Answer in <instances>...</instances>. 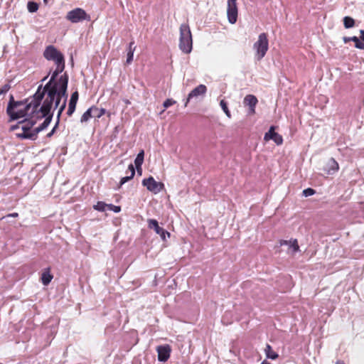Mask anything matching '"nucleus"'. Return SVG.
<instances>
[{
	"mask_svg": "<svg viewBox=\"0 0 364 364\" xmlns=\"http://www.w3.org/2000/svg\"><path fill=\"white\" fill-rule=\"evenodd\" d=\"M56 69L53 71L49 82L44 86L41 92L46 93V97L41 107V117L48 114L53 107L59 109L58 112V117L60 116L65 108L68 98L67 88L68 83V76L67 74L61 75L58 80H55L59 73H62L65 68V62L55 63Z\"/></svg>",
	"mask_w": 364,
	"mask_h": 364,
	"instance_id": "f257e3e1",
	"label": "nucleus"
},
{
	"mask_svg": "<svg viewBox=\"0 0 364 364\" xmlns=\"http://www.w3.org/2000/svg\"><path fill=\"white\" fill-rule=\"evenodd\" d=\"M42 85L38 87L36 92L31 99H27L23 101V105L18 106L17 108H13L11 112H7L11 120L18 119L22 117H29L32 114H36L37 119H43L41 117L40 104L44 97V93L41 92Z\"/></svg>",
	"mask_w": 364,
	"mask_h": 364,
	"instance_id": "f03ea898",
	"label": "nucleus"
},
{
	"mask_svg": "<svg viewBox=\"0 0 364 364\" xmlns=\"http://www.w3.org/2000/svg\"><path fill=\"white\" fill-rule=\"evenodd\" d=\"M179 30V48L184 53H190L193 48V40L190 27L188 23H182Z\"/></svg>",
	"mask_w": 364,
	"mask_h": 364,
	"instance_id": "7ed1b4c3",
	"label": "nucleus"
},
{
	"mask_svg": "<svg viewBox=\"0 0 364 364\" xmlns=\"http://www.w3.org/2000/svg\"><path fill=\"white\" fill-rule=\"evenodd\" d=\"M38 119L36 118V114H32L25 118L23 121L19 122L16 127H12V129L21 127L22 132L18 134V136L22 139H31L28 136L33 134V129H31V128L36 124Z\"/></svg>",
	"mask_w": 364,
	"mask_h": 364,
	"instance_id": "20e7f679",
	"label": "nucleus"
},
{
	"mask_svg": "<svg viewBox=\"0 0 364 364\" xmlns=\"http://www.w3.org/2000/svg\"><path fill=\"white\" fill-rule=\"evenodd\" d=\"M269 48V41L265 33L259 35L257 41L253 45V49L255 50V58L257 60H261L266 55Z\"/></svg>",
	"mask_w": 364,
	"mask_h": 364,
	"instance_id": "39448f33",
	"label": "nucleus"
},
{
	"mask_svg": "<svg viewBox=\"0 0 364 364\" xmlns=\"http://www.w3.org/2000/svg\"><path fill=\"white\" fill-rule=\"evenodd\" d=\"M44 58L48 60H53L55 63L65 62L63 55L53 46H48L43 52Z\"/></svg>",
	"mask_w": 364,
	"mask_h": 364,
	"instance_id": "423d86ee",
	"label": "nucleus"
},
{
	"mask_svg": "<svg viewBox=\"0 0 364 364\" xmlns=\"http://www.w3.org/2000/svg\"><path fill=\"white\" fill-rule=\"evenodd\" d=\"M66 18L70 22L76 23L84 20H90V16L82 9L76 8L67 14Z\"/></svg>",
	"mask_w": 364,
	"mask_h": 364,
	"instance_id": "0eeeda50",
	"label": "nucleus"
},
{
	"mask_svg": "<svg viewBox=\"0 0 364 364\" xmlns=\"http://www.w3.org/2000/svg\"><path fill=\"white\" fill-rule=\"evenodd\" d=\"M237 0H227V16L229 23L234 24L237 19Z\"/></svg>",
	"mask_w": 364,
	"mask_h": 364,
	"instance_id": "6e6552de",
	"label": "nucleus"
},
{
	"mask_svg": "<svg viewBox=\"0 0 364 364\" xmlns=\"http://www.w3.org/2000/svg\"><path fill=\"white\" fill-rule=\"evenodd\" d=\"M142 185L148 191L155 194L159 193L164 188V184L161 182H157L152 176L143 179Z\"/></svg>",
	"mask_w": 364,
	"mask_h": 364,
	"instance_id": "1a4fd4ad",
	"label": "nucleus"
},
{
	"mask_svg": "<svg viewBox=\"0 0 364 364\" xmlns=\"http://www.w3.org/2000/svg\"><path fill=\"white\" fill-rule=\"evenodd\" d=\"M148 228L149 229H153L155 232L160 235L161 238L163 240H166V235H167L168 237L170 236V233L165 230L164 228L159 227V223L155 219H148Z\"/></svg>",
	"mask_w": 364,
	"mask_h": 364,
	"instance_id": "9d476101",
	"label": "nucleus"
},
{
	"mask_svg": "<svg viewBox=\"0 0 364 364\" xmlns=\"http://www.w3.org/2000/svg\"><path fill=\"white\" fill-rule=\"evenodd\" d=\"M156 351L158 353V360L160 362H166L170 358L171 348L168 344L161 345L157 346Z\"/></svg>",
	"mask_w": 364,
	"mask_h": 364,
	"instance_id": "9b49d317",
	"label": "nucleus"
},
{
	"mask_svg": "<svg viewBox=\"0 0 364 364\" xmlns=\"http://www.w3.org/2000/svg\"><path fill=\"white\" fill-rule=\"evenodd\" d=\"M274 127H270L269 131L265 133L264 136V140L267 141L269 140H273L277 145H281L283 143V138L282 135L275 132Z\"/></svg>",
	"mask_w": 364,
	"mask_h": 364,
	"instance_id": "f8f14e48",
	"label": "nucleus"
},
{
	"mask_svg": "<svg viewBox=\"0 0 364 364\" xmlns=\"http://www.w3.org/2000/svg\"><path fill=\"white\" fill-rule=\"evenodd\" d=\"M207 92V87L204 85H199L195 87L188 95V97L185 102V107L188 105V103L191 99L198 98L199 96L205 95Z\"/></svg>",
	"mask_w": 364,
	"mask_h": 364,
	"instance_id": "ddd939ff",
	"label": "nucleus"
},
{
	"mask_svg": "<svg viewBox=\"0 0 364 364\" xmlns=\"http://www.w3.org/2000/svg\"><path fill=\"white\" fill-rule=\"evenodd\" d=\"M50 113V111L49 112V113L48 114H46L43 117V118H45L43 122L40 126H38V127H36L33 129V134L30 136H28V137L31 138V140H35L37 137L38 134L40 132L46 129L48 127L49 124L51 122L52 116H53Z\"/></svg>",
	"mask_w": 364,
	"mask_h": 364,
	"instance_id": "4468645a",
	"label": "nucleus"
},
{
	"mask_svg": "<svg viewBox=\"0 0 364 364\" xmlns=\"http://www.w3.org/2000/svg\"><path fill=\"white\" fill-rule=\"evenodd\" d=\"M257 102V97L252 95H248L245 97L244 104L249 106V114H253L255 112Z\"/></svg>",
	"mask_w": 364,
	"mask_h": 364,
	"instance_id": "2eb2a0df",
	"label": "nucleus"
},
{
	"mask_svg": "<svg viewBox=\"0 0 364 364\" xmlns=\"http://www.w3.org/2000/svg\"><path fill=\"white\" fill-rule=\"evenodd\" d=\"M281 246L287 245L289 247V252L294 254L299 251V246L296 239H291L289 240H281L279 242Z\"/></svg>",
	"mask_w": 364,
	"mask_h": 364,
	"instance_id": "dca6fc26",
	"label": "nucleus"
},
{
	"mask_svg": "<svg viewBox=\"0 0 364 364\" xmlns=\"http://www.w3.org/2000/svg\"><path fill=\"white\" fill-rule=\"evenodd\" d=\"M77 100H78V92H75L72 94L70 101H69L68 109L67 111V114L68 116H71L73 114V112H75Z\"/></svg>",
	"mask_w": 364,
	"mask_h": 364,
	"instance_id": "f3484780",
	"label": "nucleus"
},
{
	"mask_svg": "<svg viewBox=\"0 0 364 364\" xmlns=\"http://www.w3.org/2000/svg\"><path fill=\"white\" fill-rule=\"evenodd\" d=\"M339 168L338 164L337 161L331 158L328 161L326 166L324 168V171L329 175L335 173Z\"/></svg>",
	"mask_w": 364,
	"mask_h": 364,
	"instance_id": "a211bd4d",
	"label": "nucleus"
},
{
	"mask_svg": "<svg viewBox=\"0 0 364 364\" xmlns=\"http://www.w3.org/2000/svg\"><path fill=\"white\" fill-rule=\"evenodd\" d=\"M343 41L345 43H348V41H352V43H355V47L359 49H364V43L360 41L358 37L352 36V37H343Z\"/></svg>",
	"mask_w": 364,
	"mask_h": 364,
	"instance_id": "6ab92c4d",
	"label": "nucleus"
},
{
	"mask_svg": "<svg viewBox=\"0 0 364 364\" xmlns=\"http://www.w3.org/2000/svg\"><path fill=\"white\" fill-rule=\"evenodd\" d=\"M135 49H136V46L134 45V41L130 42L129 44L127 54L126 63L127 64H130L132 62Z\"/></svg>",
	"mask_w": 364,
	"mask_h": 364,
	"instance_id": "aec40b11",
	"label": "nucleus"
},
{
	"mask_svg": "<svg viewBox=\"0 0 364 364\" xmlns=\"http://www.w3.org/2000/svg\"><path fill=\"white\" fill-rule=\"evenodd\" d=\"M23 105V101H15L14 96L11 95L9 102L7 106L6 112H11L13 108H17L18 106Z\"/></svg>",
	"mask_w": 364,
	"mask_h": 364,
	"instance_id": "412c9836",
	"label": "nucleus"
},
{
	"mask_svg": "<svg viewBox=\"0 0 364 364\" xmlns=\"http://www.w3.org/2000/svg\"><path fill=\"white\" fill-rule=\"evenodd\" d=\"M144 150H141L139 152V154H137V156L134 160V164L138 171L139 169H141V165L144 162Z\"/></svg>",
	"mask_w": 364,
	"mask_h": 364,
	"instance_id": "4be33fe9",
	"label": "nucleus"
},
{
	"mask_svg": "<svg viewBox=\"0 0 364 364\" xmlns=\"http://www.w3.org/2000/svg\"><path fill=\"white\" fill-rule=\"evenodd\" d=\"M53 275L50 274L49 269L43 272L41 275V281L44 285H48L52 280Z\"/></svg>",
	"mask_w": 364,
	"mask_h": 364,
	"instance_id": "5701e85b",
	"label": "nucleus"
},
{
	"mask_svg": "<svg viewBox=\"0 0 364 364\" xmlns=\"http://www.w3.org/2000/svg\"><path fill=\"white\" fill-rule=\"evenodd\" d=\"M128 168H129V170L130 171V175L122 178V179L120 181V185L121 186L123 185L124 183H127L130 179H132L134 177V174H135V170H134V166L132 164H130Z\"/></svg>",
	"mask_w": 364,
	"mask_h": 364,
	"instance_id": "b1692460",
	"label": "nucleus"
},
{
	"mask_svg": "<svg viewBox=\"0 0 364 364\" xmlns=\"http://www.w3.org/2000/svg\"><path fill=\"white\" fill-rule=\"evenodd\" d=\"M91 107H92V114H93L94 118H100L106 112V110L104 108L99 109L98 107H97L95 106H92Z\"/></svg>",
	"mask_w": 364,
	"mask_h": 364,
	"instance_id": "393cba45",
	"label": "nucleus"
},
{
	"mask_svg": "<svg viewBox=\"0 0 364 364\" xmlns=\"http://www.w3.org/2000/svg\"><path fill=\"white\" fill-rule=\"evenodd\" d=\"M264 351H265V353H266V355L268 358H270V359H276L277 357H278V354L276 353L272 348V347L267 344L266 346V348L264 349Z\"/></svg>",
	"mask_w": 364,
	"mask_h": 364,
	"instance_id": "a878e982",
	"label": "nucleus"
},
{
	"mask_svg": "<svg viewBox=\"0 0 364 364\" xmlns=\"http://www.w3.org/2000/svg\"><path fill=\"white\" fill-rule=\"evenodd\" d=\"M91 118H93L92 107L89 108L84 114L82 115L80 122L82 123L87 122Z\"/></svg>",
	"mask_w": 364,
	"mask_h": 364,
	"instance_id": "bb28decb",
	"label": "nucleus"
},
{
	"mask_svg": "<svg viewBox=\"0 0 364 364\" xmlns=\"http://www.w3.org/2000/svg\"><path fill=\"white\" fill-rule=\"evenodd\" d=\"M343 24L346 28H353L355 25V20L350 16H345L343 18Z\"/></svg>",
	"mask_w": 364,
	"mask_h": 364,
	"instance_id": "cd10ccee",
	"label": "nucleus"
},
{
	"mask_svg": "<svg viewBox=\"0 0 364 364\" xmlns=\"http://www.w3.org/2000/svg\"><path fill=\"white\" fill-rule=\"evenodd\" d=\"M108 204L102 201H98L97 204L93 206V208L96 210L104 212L107 210Z\"/></svg>",
	"mask_w": 364,
	"mask_h": 364,
	"instance_id": "c85d7f7f",
	"label": "nucleus"
},
{
	"mask_svg": "<svg viewBox=\"0 0 364 364\" xmlns=\"http://www.w3.org/2000/svg\"><path fill=\"white\" fill-rule=\"evenodd\" d=\"M220 105L222 108V109L223 110V112L225 113L226 116L228 117V118H230L231 117V114H230V112L228 107V105H227V103L224 100H222L220 102Z\"/></svg>",
	"mask_w": 364,
	"mask_h": 364,
	"instance_id": "c756f323",
	"label": "nucleus"
},
{
	"mask_svg": "<svg viewBox=\"0 0 364 364\" xmlns=\"http://www.w3.org/2000/svg\"><path fill=\"white\" fill-rule=\"evenodd\" d=\"M27 8L29 12L33 13L38 10V5L35 2L29 1L27 4Z\"/></svg>",
	"mask_w": 364,
	"mask_h": 364,
	"instance_id": "7c9ffc66",
	"label": "nucleus"
},
{
	"mask_svg": "<svg viewBox=\"0 0 364 364\" xmlns=\"http://www.w3.org/2000/svg\"><path fill=\"white\" fill-rule=\"evenodd\" d=\"M176 103V102L175 100H173V99H167L164 102L163 106H164V109H167L168 107L173 105Z\"/></svg>",
	"mask_w": 364,
	"mask_h": 364,
	"instance_id": "2f4dec72",
	"label": "nucleus"
},
{
	"mask_svg": "<svg viewBox=\"0 0 364 364\" xmlns=\"http://www.w3.org/2000/svg\"><path fill=\"white\" fill-rule=\"evenodd\" d=\"M316 193L315 190L311 188H306L303 191V196L305 197L313 196Z\"/></svg>",
	"mask_w": 364,
	"mask_h": 364,
	"instance_id": "473e14b6",
	"label": "nucleus"
},
{
	"mask_svg": "<svg viewBox=\"0 0 364 364\" xmlns=\"http://www.w3.org/2000/svg\"><path fill=\"white\" fill-rule=\"evenodd\" d=\"M107 210L113 211L114 213H119L121 210V207L114 205L113 204H108Z\"/></svg>",
	"mask_w": 364,
	"mask_h": 364,
	"instance_id": "72a5a7b5",
	"label": "nucleus"
},
{
	"mask_svg": "<svg viewBox=\"0 0 364 364\" xmlns=\"http://www.w3.org/2000/svg\"><path fill=\"white\" fill-rule=\"evenodd\" d=\"M11 88L9 83L5 84L2 87L0 88V95L6 93Z\"/></svg>",
	"mask_w": 364,
	"mask_h": 364,
	"instance_id": "f704fd0d",
	"label": "nucleus"
},
{
	"mask_svg": "<svg viewBox=\"0 0 364 364\" xmlns=\"http://www.w3.org/2000/svg\"><path fill=\"white\" fill-rule=\"evenodd\" d=\"M57 119H58V121H57V122H56V124H55V127H54L52 129V130H51V131H50V132L47 134V136H48V137H51V136L54 134V133H55V129H56V128H57V127H58V122H59L60 117H57Z\"/></svg>",
	"mask_w": 364,
	"mask_h": 364,
	"instance_id": "c9c22d12",
	"label": "nucleus"
},
{
	"mask_svg": "<svg viewBox=\"0 0 364 364\" xmlns=\"http://www.w3.org/2000/svg\"><path fill=\"white\" fill-rule=\"evenodd\" d=\"M360 33L359 39L360 38L364 42V30H360Z\"/></svg>",
	"mask_w": 364,
	"mask_h": 364,
	"instance_id": "e433bc0d",
	"label": "nucleus"
},
{
	"mask_svg": "<svg viewBox=\"0 0 364 364\" xmlns=\"http://www.w3.org/2000/svg\"><path fill=\"white\" fill-rule=\"evenodd\" d=\"M18 216V214L17 213H10L6 215V217H12V218H16Z\"/></svg>",
	"mask_w": 364,
	"mask_h": 364,
	"instance_id": "4c0bfd02",
	"label": "nucleus"
},
{
	"mask_svg": "<svg viewBox=\"0 0 364 364\" xmlns=\"http://www.w3.org/2000/svg\"><path fill=\"white\" fill-rule=\"evenodd\" d=\"M336 364H344V363H343V362H341V361H338V362L336 363Z\"/></svg>",
	"mask_w": 364,
	"mask_h": 364,
	"instance_id": "58836bf2",
	"label": "nucleus"
},
{
	"mask_svg": "<svg viewBox=\"0 0 364 364\" xmlns=\"http://www.w3.org/2000/svg\"><path fill=\"white\" fill-rule=\"evenodd\" d=\"M48 78V76L45 77L42 80L44 81Z\"/></svg>",
	"mask_w": 364,
	"mask_h": 364,
	"instance_id": "ea45409f",
	"label": "nucleus"
},
{
	"mask_svg": "<svg viewBox=\"0 0 364 364\" xmlns=\"http://www.w3.org/2000/svg\"><path fill=\"white\" fill-rule=\"evenodd\" d=\"M47 1H48V0H43V2H44L45 4H46V3H47Z\"/></svg>",
	"mask_w": 364,
	"mask_h": 364,
	"instance_id": "a19ab883",
	"label": "nucleus"
}]
</instances>
